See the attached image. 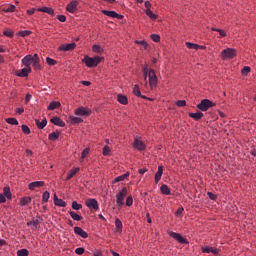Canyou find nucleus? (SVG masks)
<instances>
[{"label": "nucleus", "instance_id": "nucleus-1", "mask_svg": "<svg viewBox=\"0 0 256 256\" xmlns=\"http://www.w3.org/2000/svg\"><path fill=\"white\" fill-rule=\"evenodd\" d=\"M142 73L146 80V85L148 83L150 89H156L159 83V78H157V73H155L153 68H149V65L145 64L142 66Z\"/></svg>", "mask_w": 256, "mask_h": 256}, {"label": "nucleus", "instance_id": "nucleus-2", "mask_svg": "<svg viewBox=\"0 0 256 256\" xmlns=\"http://www.w3.org/2000/svg\"><path fill=\"white\" fill-rule=\"evenodd\" d=\"M101 61H103V57L100 56L89 57L86 55L82 59V63H85L86 67L88 68L97 67Z\"/></svg>", "mask_w": 256, "mask_h": 256}, {"label": "nucleus", "instance_id": "nucleus-3", "mask_svg": "<svg viewBox=\"0 0 256 256\" xmlns=\"http://www.w3.org/2000/svg\"><path fill=\"white\" fill-rule=\"evenodd\" d=\"M234 57H237V50H235L234 48H226L221 52V59L223 61H229Z\"/></svg>", "mask_w": 256, "mask_h": 256}, {"label": "nucleus", "instance_id": "nucleus-4", "mask_svg": "<svg viewBox=\"0 0 256 256\" xmlns=\"http://www.w3.org/2000/svg\"><path fill=\"white\" fill-rule=\"evenodd\" d=\"M215 103L209 99H203L201 100V102L199 104H197V109H199V111H209V109L215 107Z\"/></svg>", "mask_w": 256, "mask_h": 256}, {"label": "nucleus", "instance_id": "nucleus-5", "mask_svg": "<svg viewBox=\"0 0 256 256\" xmlns=\"http://www.w3.org/2000/svg\"><path fill=\"white\" fill-rule=\"evenodd\" d=\"M126 197H127V189L122 188L120 192L116 195V203L118 207H122L123 205H125L124 201Z\"/></svg>", "mask_w": 256, "mask_h": 256}, {"label": "nucleus", "instance_id": "nucleus-6", "mask_svg": "<svg viewBox=\"0 0 256 256\" xmlns=\"http://www.w3.org/2000/svg\"><path fill=\"white\" fill-rule=\"evenodd\" d=\"M75 115H77L78 117H89V115H91L92 111L91 109L87 108V107H83L80 106L75 110Z\"/></svg>", "mask_w": 256, "mask_h": 256}, {"label": "nucleus", "instance_id": "nucleus-7", "mask_svg": "<svg viewBox=\"0 0 256 256\" xmlns=\"http://www.w3.org/2000/svg\"><path fill=\"white\" fill-rule=\"evenodd\" d=\"M13 195L11 194V188L4 187L3 194H0V203H6L7 199L11 200Z\"/></svg>", "mask_w": 256, "mask_h": 256}, {"label": "nucleus", "instance_id": "nucleus-8", "mask_svg": "<svg viewBox=\"0 0 256 256\" xmlns=\"http://www.w3.org/2000/svg\"><path fill=\"white\" fill-rule=\"evenodd\" d=\"M168 235H170L172 239H175V241H178V243H182V245L189 243L187 238H183V236L177 232H169Z\"/></svg>", "mask_w": 256, "mask_h": 256}, {"label": "nucleus", "instance_id": "nucleus-9", "mask_svg": "<svg viewBox=\"0 0 256 256\" xmlns=\"http://www.w3.org/2000/svg\"><path fill=\"white\" fill-rule=\"evenodd\" d=\"M86 207L88 209H94V211H99V202L95 198H90L85 201Z\"/></svg>", "mask_w": 256, "mask_h": 256}, {"label": "nucleus", "instance_id": "nucleus-10", "mask_svg": "<svg viewBox=\"0 0 256 256\" xmlns=\"http://www.w3.org/2000/svg\"><path fill=\"white\" fill-rule=\"evenodd\" d=\"M102 14L106 15V17H111L112 19H119V20L124 19L125 17L113 10H102Z\"/></svg>", "mask_w": 256, "mask_h": 256}, {"label": "nucleus", "instance_id": "nucleus-11", "mask_svg": "<svg viewBox=\"0 0 256 256\" xmlns=\"http://www.w3.org/2000/svg\"><path fill=\"white\" fill-rule=\"evenodd\" d=\"M77 7H79V1L73 0L69 4H67L66 11H68V13H76Z\"/></svg>", "mask_w": 256, "mask_h": 256}, {"label": "nucleus", "instance_id": "nucleus-12", "mask_svg": "<svg viewBox=\"0 0 256 256\" xmlns=\"http://www.w3.org/2000/svg\"><path fill=\"white\" fill-rule=\"evenodd\" d=\"M133 147H134V149H137V151H145L147 146L145 145V143L143 141L135 138L134 142H133Z\"/></svg>", "mask_w": 256, "mask_h": 256}, {"label": "nucleus", "instance_id": "nucleus-13", "mask_svg": "<svg viewBox=\"0 0 256 256\" xmlns=\"http://www.w3.org/2000/svg\"><path fill=\"white\" fill-rule=\"evenodd\" d=\"M77 47V44L75 42L69 43V44H62L59 46V51H73Z\"/></svg>", "mask_w": 256, "mask_h": 256}, {"label": "nucleus", "instance_id": "nucleus-14", "mask_svg": "<svg viewBox=\"0 0 256 256\" xmlns=\"http://www.w3.org/2000/svg\"><path fill=\"white\" fill-rule=\"evenodd\" d=\"M74 233L82 239H87V237H89V234L79 226L74 227Z\"/></svg>", "mask_w": 256, "mask_h": 256}, {"label": "nucleus", "instance_id": "nucleus-15", "mask_svg": "<svg viewBox=\"0 0 256 256\" xmlns=\"http://www.w3.org/2000/svg\"><path fill=\"white\" fill-rule=\"evenodd\" d=\"M164 169H165V167H163V165L158 166V170L155 173V177H154L155 183H159L161 181V177H163V170Z\"/></svg>", "mask_w": 256, "mask_h": 256}, {"label": "nucleus", "instance_id": "nucleus-16", "mask_svg": "<svg viewBox=\"0 0 256 256\" xmlns=\"http://www.w3.org/2000/svg\"><path fill=\"white\" fill-rule=\"evenodd\" d=\"M45 186V182L43 181H35V182H31L28 185V189H30V191H35V189L39 188V187H44Z\"/></svg>", "mask_w": 256, "mask_h": 256}, {"label": "nucleus", "instance_id": "nucleus-17", "mask_svg": "<svg viewBox=\"0 0 256 256\" xmlns=\"http://www.w3.org/2000/svg\"><path fill=\"white\" fill-rule=\"evenodd\" d=\"M53 199H54V205H56V207H67V202L57 197V194H54Z\"/></svg>", "mask_w": 256, "mask_h": 256}, {"label": "nucleus", "instance_id": "nucleus-18", "mask_svg": "<svg viewBox=\"0 0 256 256\" xmlns=\"http://www.w3.org/2000/svg\"><path fill=\"white\" fill-rule=\"evenodd\" d=\"M202 253H213V255H219V249L211 246L202 247Z\"/></svg>", "mask_w": 256, "mask_h": 256}, {"label": "nucleus", "instance_id": "nucleus-19", "mask_svg": "<svg viewBox=\"0 0 256 256\" xmlns=\"http://www.w3.org/2000/svg\"><path fill=\"white\" fill-rule=\"evenodd\" d=\"M34 60L35 59L33 58V56L29 54L22 59V63L25 65V67H31Z\"/></svg>", "mask_w": 256, "mask_h": 256}, {"label": "nucleus", "instance_id": "nucleus-20", "mask_svg": "<svg viewBox=\"0 0 256 256\" xmlns=\"http://www.w3.org/2000/svg\"><path fill=\"white\" fill-rule=\"evenodd\" d=\"M79 171H81V168L79 167L71 169L67 174L66 181H70V179H73V177H75V175H77Z\"/></svg>", "mask_w": 256, "mask_h": 256}, {"label": "nucleus", "instance_id": "nucleus-21", "mask_svg": "<svg viewBox=\"0 0 256 256\" xmlns=\"http://www.w3.org/2000/svg\"><path fill=\"white\" fill-rule=\"evenodd\" d=\"M50 121L51 123H53V125H56L57 127H65V121H63L59 117H53Z\"/></svg>", "mask_w": 256, "mask_h": 256}, {"label": "nucleus", "instance_id": "nucleus-22", "mask_svg": "<svg viewBox=\"0 0 256 256\" xmlns=\"http://www.w3.org/2000/svg\"><path fill=\"white\" fill-rule=\"evenodd\" d=\"M29 73H31V67H25L21 71H19L16 75L17 77H29Z\"/></svg>", "mask_w": 256, "mask_h": 256}, {"label": "nucleus", "instance_id": "nucleus-23", "mask_svg": "<svg viewBox=\"0 0 256 256\" xmlns=\"http://www.w3.org/2000/svg\"><path fill=\"white\" fill-rule=\"evenodd\" d=\"M134 43L140 45L141 51H147V49H149V44L145 40H136Z\"/></svg>", "mask_w": 256, "mask_h": 256}, {"label": "nucleus", "instance_id": "nucleus-24", "mask_svg": "<svg viewBox=\"0 0 256 256\" xmlns=\"http://www.w3.org/2000/svg\"><path fill=\"white\" fill-rule=\"evenodd\" d=\"M37 11L39 13H47L48 15H55V10H53V8L51 7L38 8Z\"/></svg>", "mask_w": 256, "mask_h": 256}, {"label": "nucleus", "instance_id": "nucleus-25", "mask_svg": "<svg viewBox=\"0 0 256 256\" xmlns=\"http://www.w3.org/2000/svg\"><path fill=\"white\" fill-rule=\"evenodd\" d=\"M117 101L120 103V105H127L129 103V99L123 94L117 95Z\"/></svg>", "mask_w": 256, "mask_h": 256}, {"label": "nucleus", "instance_id": "nucleus-26", "mask_svg": "<svg viewBox=\"0 0 256 256\" xmlns=\"http://www.w3.org/2000/svg\"><path fill=\"white\" fill-rule=\"evenodd\" d=\"M59 107H61V102H59V101H52L48 105L47 109H48V111H55V109H59Z\"/></svg>", "mask_w": 256, "mask_h": 256}, {"label": "nucleus", "instance_id": "nucleus-27", "mask_svg": "<svg viewBox=\"0 0 256 256\" xmlns=\"http://www.w3.org/2000/svg\"><path fill=\"white\" fill-rule=\"evenodd\" d=\"M189 117H191V119H194L195 121H199L200 119H203L204 114L203 112H195V113H189Z\"/></svg>", "mask_w": 256, "mask_h": 256}, {"label": "nucleus", "instance_id": "nucleus-28", "mask_svg": "<svg viewBox=\"0 0 256 256\" xmlns=\"http://www.w3.org/2000/svg\"><path fill=\"white\" fill-rule=\"evenodd\" d=\"M69 121L71 125H79V123H83V119L77 116H69Z\"/></svg>", "mask_w": 256, "mask_h": 256}, {"label": "nucleus", "instance_id": "nucleus-29", "mask_svg": "<svg viewBox=\"0 0 256 256\" xmlns=\"http://www.w3.org/2000/svg\"><path fill=\"white\" fill-rule=\"evenodd\" d=\"M129 175H130V173H129V172H126L125 174L116 177V178L112 181V183H120V181H125V179H127V177H129Z\"/></svg>", "mask_w": 256, "mask_h": 256}, {"label": "nucleus", "instance_id": "nucleus-30", "mask_svg": "<svg viewBox=\"0 0 256 256\" xmlns=\"http://www.w3.org/2000/svg\"><path fill=\"white\" fill-rule=\"evenodd\" d=\"M160 191H161L162 195H171V189L166 184H163L160 187Z\"/></svg>", "mask_w": 256, "mask_h": 256}, {"label": "nucleus", "instance_id": "nucleus-31", "mask_svg": "<svg viewBox=\"0 0 256 256\" xmlns=\"http://www.w3.org/2000/svg\"><path fill=\"white\" fill-rule=\"evenodd\" d=\"M60 135H61V133H59V131L52 132L48 135V139H49V141H57V139H59Z\"/></svg>", "mask_w": 256, "mask_h": 256}, {"label": "nucleus", "instance_id": "nucleus-32", "mask_svg": "<svg viewBox=\"0 0 256 256\" xmlns=\"http://www.w3.org/2000/svg\"><path fill=\"white\" fill-rule=\"evenodd\" d=\"M69 215L73 219V221H81L83 219V216L77 214V212L74 211H70Z\"/></svg>", "mask_w": 256, "mask_h": 256}, {"label": "nucleus", "instance_id": "nucleus-33", "mask_svg": "<svg viewBox=\"0 0 256 256\" xmlns=\"http://www.w3.org/2000/svg\"><path fill=\"white\" fill-rule=\"evenodd\" d=\"M115 227L118 233H121L123 231V222H121L119 218L115 220Z\"/></svg>", "mask_w": 256, "mask_h": 256}, {"label": "nucleus", "instance_id": "nucleus-34", "mask_svg": "<svg viewBox=\"0 0 256 256\" xmlns=\"http://www.w3.org/2000/svg\"><path fill=\"white\" fill-rule=\"evenodd\" d=\"M31 197H23L20 199V207H25L26 205H30Z\"/></svg>", "mask_w": 256, "mask_h": 256}, {"label": "nucleus", "instance_id": "nucleus-35", "mask_svg": "<svg viewBox=\"0 0 256 256\" xmlns=\"http://www.w3.org/2000/svg\"><path fill=\"white\" fill-rule=\"evenodd\" d=\"M4 13H15V5L10 4L2 9Z\"/></svg>", "mask_w": 256, "mask_h": 256}, {"label": "nucleus", "instance_id": "nucleus-36", "mask_svg": "<svg viewBox=\"0 0 256 256\" xmlns=\"http://www.w3.org/2000/svg\"><path fill=\"white\" fill-rule=\"evenodd\" d=\"M36 125L38 129H45L47 127V119H43L42 121L36 120Z\"/></svg>", "mask_w": 256, "mask_h": 256}, {"label": "nucleus", "instance_id": "nucleus-37", "mask_svg": "<svg viewBox=\"0 0 256 256\" xmlns=\"http://www.w3.org/2000/svg\"><path fill=\"white\" fill-rule=\"evenodd\" d=\"M145 13L149 19H152V21H155V19L158 17L157 14L153 13L151 9L145 10Z\"/></svg>", "mask_w": 256, "mask_h": 256}, {"label": "nucleus", "instance_id": "nucleus-38", "mask_svg": "<svg viewBox=\"0 0 256 256\" xmlns=\"http://www.w3.org/2000/svg\"><path fill=\"white\" fill-rule=\"evenodd\" d=\"M211 31H216V33H219L220 38L227 37V32H225V31L222 30V29L212 27V28H211Z\"/></svg>", "mask_w": 256, "mask_h": 256}, {"label": "nucleus", "instance_id": "nucleus-39", "mask_svg": "<svg viewBox=\"0 0 256 256\" xmlns=\"http://www.w3.org/2000/svg\"><path fill=\"white\" fill-rule=\"evenodd\" d=\"M41 60L40 59H35L33 60L32 64H33V67L36 71H39L41 70Z\"/></svg>", "mask_w": 256, "mask_h": 256}, {"label": "nucleus", "instance_id": "nucleus-40", "mask_svg": "<svg viewBox=\"0 0 256 256\" xmlns=\"http://www.w3.org/2000/svg\"><path fill=\"white\" fill-rule=\"evenodd\" d=\"M50 197H51V193H49V191H45L42 194V203H47V201H49Z\"/></svg>", "mask_w": 256, "mask_h": 256}, {"label": "nucleus", "instance_id": "nucleus-41", "mask_svg": "<svg viewBox=\"0 0 256 256\" xmlns=\"http://www.w3.org/2000/svg\"><path fill=\"white\" fill-rule=\"evenodd\" d=\"M46 63L47 65H49L50 67H53L55 65H57V60L51 58V57H47L46 58Z\"/></svg>", "mask_w": 256, "mask_h": 256}, {"label": "nucleus", "instance_id": "nucleus-42", "mask_svg": "<svg viewBox=\"0 0 256 256\" xmlns=\"http://www.w3.org/2000/svg\"><path fill=\"white\" fill-rule=\"evenodd\" d=\"M8 125H19V121L16 118H6Z\"/></svg>", "mask_w": 256, "mask_h": 256}, {"label": "nucleus", "instance_id": "nucleus-43", "mask_svg": "<svg viewBox=\"0 0 256 256\" xmlns=\"http://www.w3.org/2000/svg\"><path fill=\"white\" fill-rule=\"evenodd\" d=\"M72 209H74V211H79V210L83 209V205L77 203V201H73Z\"/></svg>", "mask_w": 256, "mask_h": 256}, {"label": "nucleus", "instance_id": "nucleus-44", "mask_svg": "<svg viewBox=\"0 0 256 256\" xmlns=\"http://www.w3.org/2000/svg\"><path fill=\"white\" fill-rule=\"evenodd\" d=\"M18 37H27L28 35H31V31L29 30H21L17 33Z\"/></svg>", "mask_w": 256, "mask_h": 256}, {"label": "nucleus", "instance_id": "nucleus-45", "mask_svg": "<svg viewBox=\"0 0 256 256\" xmlns=\"http://www.w3.org/2000/svg\"><path fill=\"white\" fill-rule=\"evenodd\" d=\"M21 129H22L24 135H29L31 133V129L29 128V126H27L25 124H23L21 126Z\"/></svg>", "mask_w": 256, "mask_h": 256}, {"label": "nucleus", "instance_id": "nucleus-46", "mask_svg": "<svg viewBox=\"0 0 256 256\" xmlns=\"http://www.w3.org/2000/svg\"><path fill=\"white\" fill-rule=\"evenodd\" d=\"M150 39H152L154 43H159V41H161V36H159V34H151Z\"/></svg>", "mask_w": 256, "mask_h": 256}, {"label": "nucleus", "instance_id": "nucleus-47", "mask_svg": "<svg viewBox=\"0 0 256 256\" xmlns=\"http://www.w3.org/2000/svg\"><path fill=\"white\" fill-rule=\"evenodd\" d=\"M3 35H5V37H13V35H15V32H13V30L11 29H6L3 31Z\"/></svg>", "mask_w": 256, "mask_h": 256}, {"label": "nucleus", "instance_id": "nucleus-48", "mask_svg": "<svg viewBox=\"0 0 256 256\" xmlns=\"http://www.w3.org/2000/svg\"><path fill=\"white\" fill-rule=\"evenodd\" d=\"M186 47H188V49H194L195 51H197V48L199 47V44L186 42Z\"/></svg>", "mask_w": 256, "mask_h": 256}, {"label": "nucleus", "instance_id": "nucleus-49", "mask_svg": "<svg viewBox=\"0 0 256 256\" xmlns=\"http://www.w3.org/2000/svg\"><path fill=\"white\" fill-rule=\"evenodd\" d=\"M133 93L136 97H141V89L139 88V85H134Z\"/></svg>", "mask_w": 256, "mask_h": 256}, {"label": "nucleus", "instance_id": "nucleus-50", "mask_svg": "<svg viewBox=\"0 0 256 256\" xmlns=\"http://www.w3.org/2000/svg\"><path fill=\"white\" fill-rule=\"evenodd\" d=\"M18 256H29V250L27 249H21L17 251Z\"/></svg>", "mask_w": 256, "mask_h": 256}, {"label": "nucleus", "instance_id": "nucleus-51", "mask_svg": "<svg viewBox=\"0 0 256 256\" xmlns=\"http://www.w3.org/2000/svg\"><path fill=\"white\" fill-rule=\"evenodd\" d=\"M38 225H39V221L38 220H31V221L27 222V226L28 227H35V228H37Z\"/></svg>", "mask_w": 256, "mask_h": 256}, {"label": "nucleus", "instance_id": "nucleus-52", "mask_svg": "<svg viewBox=\"0 0 256 256\" xmlns=\"http://www.w3.org/2000/svg\"><path fill=\"white\" fill-rule=\"evenodd\" d=\"M92 51H93V53H101V51H103V50L101 49V45L95 44L92 46Z\"/></svg>", "mask_w": 256, "mask_h": 256}, {"label": "nucleus", "instance_id": "nucleus-53", "mask_svg": "<svg viewBox=\"0 0 256 256\" xmlns=\"http://www.w3.org/2000/svg\"><path fill=\"white\" fill-rule=\"evenodd\" d=\"M175 105L177 107H186L187 106V101H185V100H178V101L175 102Z\"/></svg>", "mask_w": 256, "mask_h": 256}, {"label": "nucleus", "instance_id": "nucleus-54", "mask_svg": "<svg viewBox=\"0 0 256 256\" xmlns=\"http://www.w3.org/2000/svg\"><path fill=\"white\" fill-rule=\"evenodd\" d=\"M242 75H249V73H251V67L249 66H245L242 70H241Z\"/></svg>", "mask_w": 256, "mask_h": 256}, {"label": "nucleus", "instance_id": "nucleus-55", "mask_svg": "<svg viewBox=\"0 0 256 256\" xmlns=\"http://www.w3.org/2000/svg\"><path fill=\"white\" fill-rule=\"evenodd\" d=\"M133 205V196H128L126 198V207H131Z\"/></svg>", "mask_w": 256, "mask_h": 256}, {"label": "nucleus", "instance_id": "nucleus-56", "mask_svg": "<svg viewBox=\"0 0 256 256\" xmlns=\"http://www.w3.org/2000/svg\"><path fill=\"white\" fill-rule=\"evenodd\" d=\"M109 153H111V148L109 146L105 145L103 148V155L105 157H107V155H109Z\"/></svg>", "mask_w": 256, "mask_h": 256}, {"label": "nucleus", "instance_id": "nucleus-57", "mask_svg": "<svg viewBox=\"0 0 256 256\" xmlns=\"http://www.w3.org/2000/svg\"><path fill=\"white\" fill-rule=\"evenodd\" d=\"M75 253L76 255H83V253H85V248L83 247L76 248Z\"/></svg>", "mask_w": 256, "mask_h": 256}, {"label": "nucleus", "instance_id": "nucleus-58", "mask_svg": "<svg viewBox=\"0 0 256 256\" xmlns=\"http://www.w3.org/2000/svg\"><path fill=\"white\" fill-rule=\"evenodd\" d=\"M89 151V148L84 149L81 153V159H85L89 155Z\"/></svg>", "mask_w": 256, "mask_h": 256}, {"label": "nucleus", "instance_id": "nucleus-59", "mask_svg": "<svg viewBox=\"0 0 256 256\" xmlns=\"http://www.w3.org/2000/svg\"><path fill=\"white\" fill-rule=\"evenodd\" d=\"M183 211H185V208L183 207L178 208L176 211V217H181V215H183Z\"/></svg>", "mask_w": 256, "mask_h": 256}, {"label": "nucleus", "instance_id": "nucleus-60", "mask_svg": "<svg viewBox=\"0 0 256 256\" xmlns=\"http://www.w3.org/2000/svg\"><path fill=\"white\" fill-rule=\"evenodd\" d=\"M144 7H145L146 11H149V9H151V7H153V4H151L150 1H145Z\"/></svg>", "mask_w": 256, "mask_h": 256}, {"label": "nucleus", "instance_id": "nucleus-61", "mask_svg": "<svg viewBox=\"0 0 256 256\" xmlns=\"http://www.w3.org/2000/svg\"><path fill=\"white\" fill-rule=\"evenodd\" d=\"M207 195H208L209 199H211V201L217 200V196L215 194H213V192H208Z\"/></svg>", "mask_w": 256, "mask_h": 256}, {"label": "nucleus", "instance_id": "nucleus-62", "mask_svg": "<svg viewBox=\"0 0 256 256\" xmlns=\"http://www.w3.org/2000/svg\"><path fill=\"white\" fill-rule=\"evenodd\" d=\"M57 19L60 23H65V21H67V17H65V15H58Z\"/></svg>", "mask_w": 256, "mask_h": 256}, {"label": "nucleus", "instance_id": "nucleus-63", "mask_svg": "<svg viewBox=\"0 0 256 256\" xmlns=\"http://www.w3.org/2000/svg\"><path fill=\"white\" fill-rule=\"evenodd\" d=\"M93 256H103V252H101V250H95L92 252Z\"/></svg>", "mask_w": 256, "mask_h": 256}, {"label": "nucleus", "instance_id": "nucleus-64", "mask_svg": "<svg viewBox=\"0 0 256 256\" xmlns=\"http://www.w3.org/2000/svg\"><path fill=\"white\" fill-rule=\"evenodd\" d=\"M31 99H32L31 94H26V97H25V103H26V105H27V103H29V101H31Z\"/></svg>", "mask_w": 256, "mask_h": 256}]
</instances>
